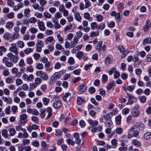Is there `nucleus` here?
<instances>
[{
  "instance_id": "obj_29",
  "label": "nucleus",
  "mask_w": 151,
  "mask_h": 151,
  "mask_svg": "<svg viewBox=\"0 0 151 151\" xmlns=\"http://www.w3.org/2000/svg\"><path fill=\"white\" fill-rule=\"evenodd\" d=\"M53 41H54L53 37L50 36L45 39V42L46 44H48L49 42H50Z\"/></svg>"
},
{
  "instance_id": "obj_43",
  "label": "nucleus",
  "mask_w": 151,
  "mask_h": 151,
  "mask_svg": "<svg viewBox=\"0 0 151 151\" xmlns=\"http://www.w3.org/2000/svg\"><path fill=\"white\" fill-rule=\"evenodd\" d=\"M98 24L95 22H93L91 24V27L92 30H94L95 28L97 29Z\"/></svg>"
},
{
  "instance_id": "obj_15",
  "label": "nucleus",
  "mask_w": 151,
  "mask_h": 151,
  "mask_svg": "<svg viewBox=\"0 0 151 151\" xmlns=\"http://www.w3.org/2000/svg\"><path fill=\"white\" fill-rule=\"evenodd\" d=\"M72 97V96L70 95V94L69 93H65L64 96L63 98V100L64 101H69Z\"/></svg>"
},
{
  "instance_id": "obj_3",
  "label": "nucleus",
  "mask_w": 151,
  "mask_h": 151,
  "mask_svg": "<svg viewBox=\"0 0 151 151\" xmlns=\"http://www.w3.org/2000/svg\"><path fill=\"white\" fill-rule=\"evenodd\" d=\"M36 75L38 76H40L41 79L45 81H47L48 78V76L47 73L40 70L37 71Z\"/></svg>"
},
{
  "instance_id": "obj_38",
  "label": "nucleus",
  "mask_w": 151,
  "mask_h": 151,
  "mask_svg": "<svg viewBox=\"0 0 151 151\" xmlns=\"http://www.w3.org/2000/svg\"><path fill=\"white\" fill-rule=\"evenodd\" d=\"M42 102L44 105L48 104L50 101V99L46 97H44L42 99Z\"/></svg>"
},
{
  "instance_id": "obj_55",
  "label": "nucleus",
  "mask_w": 151,
  "mask_h": 151,
  "mask_svg": "<svg viewBox=\"0 0 151 151\" xmlns=\"http://www.w3.org/2000/svg\"><path fill=\"white\" fill-rule=\"evenodd\" d=\"M68 63L70 65H72L75 63L74 59L72 57H70L68 59Z\"/></svg>"
},
{
  "instance_id": "obj_14",
  "label": "nucleus",
  "mask_w": 151,
  "mask_h": 151,
  "mask_svg": "<svg viewBox=\"0 0 151 151\" xmlns=\"http://www.w3.org/2000/svg\"><path fill=\"white\" fill-rule=\"evenodd\" d=\"M37 26L40 30L44 31L45 30L46 28L43 22L39 21L37 23Z\"/></svg>"
},
{
  "instance_id": "obj_33",
  "label": "nucleus",
  "mask_w": 151,
  "mask_h": 151,
  "mask_svg": "<svg viewBox=\"0 0 151 151\" xmlns=\"http://www.w3.org/2000/svg\"><path fill=\"white\" fill-rule=\"evenodd\" d=\"M17 46L18 47L23 48L24 46V42L22 41H19L17 42Z\"/></svg>"
},
{
  "instance_id": "obj_30",
  "label": "nucleus",
  "mask_w": 151,
  "mask_h": 151,
  "mask_svg": "<svg viewBox=\"0 0 151 151\" xmlns=\"http://www.w3.org/2000/svg\"><path fill=\"white\" fill-rule=\"evenodd\" d=\"M95 17L97 21L98 22L102 21L103 19V17L102 16L99 14H96L95 16Z\"/></svg>"
},
{
  "instance_id": "obj_18",
  "label": "nucleus",
  "mask_w": 151,
  "mask_h": 151,
  "mask_svg": "<svg viewBox=\"0 0 151 151\" xmlns=\"http://www.w3.org/2000/svg\"><path fill=\"white\" fill-rule=\"evenodd\" d=\"M7 104H10L12 103V99L9 97L3 96L1 98Z\"/></svg>"
},
{
  "instance_id": "obj_41",
  "label": "nucleus",
  "mask_w": 151,
  "mask_h": 151,
  "mask_svg": "<svg viewBox=\"0 0 151 151\" xmlns=\"http://www.w3.org/2000/svg\"><path fill=\"white\" fill-rule=\"evenodd\" d=\"M29 31L32 34H36L38 32V29L37 28L35 27H31L29 29Z\"/></svg>"
},
{
  "instance_id": "obj_52",
  "label": "nucleus",
  "mask_w": 151,
  "mask_h": 151,
  "mask_svg": "<svg viewBox=\"0 0 151 151\" xmlns=\"http://www.w3.org/2000/svg\"><path fill=\"white\" fill-rule=\"evenodd\" d=\"M44 46V43L41 40H38L36 43V46L42 47Z\"/></svg>"
},
{
  "instance_id": "obj_60",
  "label": "nucleus",
  "mask_w": 151,
  "mask_h": 151,
  "mask_svg": "<svg viewBox=\"0 0 151 151\" xmlns=\"http://www.w3.org/2000/svg\"><path fill=\"white\" fill-rule=\"evenodd\" d=\"M30 12V10L29 9H26L24 10V16L27 17Z\"/></svg>"
},
{
  "instance_id": "obj_11",
  "label": "nucleus",
  "mask_w": 151,
  "mask_h": 151,
  "mask_svg": "<svg viewBox=\"0 0 151 151\" xmlns=\"http://www.w3.org/2000/svg\"><path fill=\"white\" fill-rule=\"evenodd\" d=\"M32 6L35 10H37L38 11L43 12L44 10L43 6L40 7L39 4L37 3H35L33 4Z\"/></svg>"
},
{
  "instance_id": "obj_34",
  "label": "nucleus",
  "mask_w": 151,
  "mask_h": 151,
  "mask_svg": "<svg viewBox=\"0 0 151 151\" xmlns=\"http://www.w3.org/2000/svg\"><path fill=\"white\" fill-rule=\"evenodd\" d=\"M121 116L119 115L115 117V122L116 124L119 125L121 123Z\"/></svg>"
},
{
  "instance_id": "obj_61",
  "label": "nucleus",
  "mask_w": 151,
  "mask_h": 151,
  "mask_svg": "<svg viewBox=\"0 0 151 151\" xmlns=\"http://www.w3.org/2000/svg\"><path fill=\"white\" fill-rule=\"evenodd\" d=\"M44 17L46 18L50 19L52 17V15L49 12H45L43 14Z\"/></svg>"
},
{
  "instance_id": "obj_64",
  "label": "nucleus",
  "mask_w": 151,
  "mask_h": 151,
  "mask_svg": "<svg viewBox=\"0 0 151 151\" xmlns=\"http://www.w3.org/2000/svg\"><path fill=\"white\" fill-rule=\"evenodd\" d=\"M9 132L10 135L12 136L15 134L16 131L14 128H12L9 129Z\"/></svg>"
},
{
  "instance_id": "obj_54",
  "label": "nucleus",
  "mask_w": 151,
  "mask_h": 151,
  "mask_svg": "<svg viewBox=\"0 0 151 151\" xmlns=\"http://www.w3.org/2000/svg\"><path fill=\"white\" fill-rule=\"evenodd\" d=\"M26 62L28 64L31 65L33 63V60L31 57H29L27 58Z\"/></svg>"
},
{
  "instance_id": "obj_40",
  "label": "nucleus",
  "mask_w": 151,
  "mask_h": 151,
  "mask_svg": "<svg viewBox=\"0 0 151 151\" xmlns=\"http://www.w3.org/2000/svg\"><path fill=\"white\" fill-rule=\"evenodd\" d=\"M10 36L9 33L8 32H6L3 35V37L5 40H9L10 38L11 39V37H10Z\"/></svg>"
},
{
  "instance_id": "obj_47",
  "label": "nucleus",
  "mask_w": 151,
  "mask_h": 151,
  "mask_svg": "<svg viewBox=\"0 0 151 151\" xmlns=\"http://www.w3.org/2000/svg\"><path fill=\"white\" fill-rule=\"evenodd\" d=\"M105 27V24L103 23H101L99 25L98 24L97 29L102 30Z\"/></svg>"
},
{
  "instance_id": "obj_27",
  "label": "nucleus",
  "mask_w": 151,
  "mask_h": 151,
  "mask_svg": "<svg viewBox=\"0 0 151 151\" xmlns=\"http://www.w3.org/2000/svg\"><path fill=\"white\" fill-rule=\"evenodd\" d=\"M144 139L148 140L151 138V132H147L145 133L144 135Z\"/></svg>"
},
{
  "instance_id": "obj_12",
  "label": "nucleus",
  "mask_w": 151,
  "mask_h": 151,
  "mask_svg": "<svg viewBox=\"0 0 151 151\" xmlns=\"http://www.w3.org/2000/svg\"><path fill=\"white\" fill-rule=\"evenodd\" d=\"M115 85V84L114 83V81L111 82L109 83H108V85L107 86L106 88L107 89V91H108L109 93L112 92L113 90H111V89H114V87Z\"/></svg>"
},
{
  "instance_id": "obj_45",
  "label": "nucleus",
  "mask_w": 151,
  "mask_h": 151,
  "mask_svg": "<svg viewBox=\"0 0 151 151\" xmlns=\"http://www.w3.org/2000/svg\"><path fill=\"white\" fill-rule=\"evenodd\" d=\"M6 48L3 46H0V55L1 56L3 55L2 52H5L6 51Z\"/></svg>"
},
{
  "instance_id": "obj_57",
  "label": "nucleus",
  "mask_w": 151,
  "mask_h": 151,
  "mask_svg": "<svg viewBox=\"0 0 151 151\" xmlns=\"http://www.w3.org/2000/svg\"><path fill=\"white\" fill-rule=\"evenodd\" d=\"M35 16L37 18H42V14L39 12H36L34 14Z\"/></svg>"
},
{
  "instance_id": "obj_63",
  "label": "nucleus",
  "mask_w": 151,
  "mask_h": 151,
  "mask_svg": "<svg viewBox=\"0 0 151 151\" xmlns=\"http://www.w3.org/2000/svg\"><path fill=\"white\" fill-rule=\"evenodd\" d=\"M46 24L47 26L49 28H52L54 27V25L50 21H48L47 22Z\"/></svg>"
},
{
  "instance_id": "obj_48",
  "label": "nucleus",
  "mask_w": 151,
  "mask_h": 151,
  "mask_svg": "<svg viewBox=\"0 0 151 151\" xmlns=\"http://www.w3.org/2000/svg\"><path fill=\"white\" fill-rule=\"evenodd\" d=\"M19 34L17 32H14L11 37V39L13 40L17 39L19 37Z\"/></svg>"
},
{
  "instance_id": "obj_51",
  "label": "nucleus",
  "mask_w": 151,
  "mask_h": 151,
  "mask_svg": "<svg viewBox=\"0 0 151 151\" xmlns=\"http://www.w3.org/2000/svg\"><path fill=\"white\" fill-rule=\"evenodd\" d=\"M28 21L30 23L35 24L37 21V19L35 17H33L30 18Z\"/></svg>"
},
{
  "instance_id": "obj_7",
  "label": "nucleus",
  "mask_w": 151,
  "mask_h": 151,
  "mask_svg": "<svg viewBox=\"0 0 151 151\" xmlns=\"http://www.w3.org/2000/svg\"><path fill=\"white\" fill-rule=\"evenodd\" d=\"M17 49L16 44L12 43H11V46L9 47V50L11 52H13L15 55H17L19 53Z\"/></svg>"
},
{
  "instance_id": "obj_35",
  "label": "nucleus",
  "mask_w": 151,
  "mask_h": 151,
  "mask_svg": "<svg viewBox=\"0 0 151 151\" xmlns=\"http://www.w3.org/2000/svg\"><path fill=\"white\" fill-rule=\"evenodd\" d=\"M14 14L13 12H10L6 15V17L9 19H12L14 17Z\"/></svg>"
},
{
  "instance_id": "obj_21",
  "label": "nucleus",
  "mask_w": 151,
  "mask_h": 151,
  "mask_svg": "<svg viewBox=\"0 0 151 151\" xmlns=\"http://www.w3.org/2000/svg\"><path fill=\"white\" fill-rule=\"evenodd\" d=\"M112 116V114L110 113L105 115H103L102 117L106 121H109L111 120V118Z\"/></svg>"
},
{
  "instance_id": "obj_13",
  "label": "nucleus",
  "mask_w": 151,
  "mask_h": 151,
  "mask_svg": "<svg viewBox=\"0 0 151 151\" xmlns=\"http://www.w3.org/2000/svg\"><path fill=\"white\" fill-rule=\"evenodd\" d=\"M61 106V102L60 100H57L55 101L52 104L53 107L54 108L57 109H60Z\"/></svg>"
},
{
  "instance_id": "obj_42",
  "label": "nucleus",
  "mask_w": 151,
  "mask_h": 151,
  "mask_svg": "<svg viewBox=\"0 0 151 151\" xmlns=\"http://www.w3.org/2000/svg\"><path fill=\"white\" fill-rule=\"evenodd\" d=\"M5 82L8 84H11L14 82V79L10 77H7L6 79Z\"/></svg>"
},
{
  "instance_id": "obj_39",
  "label": "nucleus",
  "mask_w": 151,
  "mask_h": 151,
  "mask_svg": "<svg viewBox=\"0 0 151 151\" xmlns=\"http://www.w3.org/2000/svg\"><path fill=\"white\" fill-rule=\"evenodd\" d=\"M57 38L58 39V42L60 44H62L63 43L64 41L63 38L61 36L60 34H58L57 35Z\"/></svg>"
},
{
  "instance_id": "obj_36",
  "label": "nucleus",
  "mask_w": 151,
  "mask_h": 151,
  "mask_svg": "<svg viewBox=\"0 0 151 151\" xmlns=\"http://www.w3.org/2000/svg\"><path fill=\"white\" fill-rule=\"evenodd\" d=\"M90 36L91 37H96L99 35V31H92L90 33Z\"/></svg>"
},
{
  "instance_id": "obj_31",
  "label": "nucleus",
  "mask_w": 151,
  "mask_h": 151,
  "mask_svg": "<svg viewBox=\"0 0 151 151\" xmlns=\"http://www.w3.org/2000/svg\"><path fill=\"white\" fill-rule=\"evenodd\" d=\"M114 17L116 21L117 22H120L122 19L120 17V14L118 12L116 13V14L115 16Z\"/></svg>"
},
{
  "instance_id": "obj_8",
  "label": "nucleus",
  "mask_w": 151,
  "mask_h": 151,
  "mask_svg": "<svg viewBox=\"0 0 151 151\" xmlns=\"http://www.w3.org/2000/svg\"><path fill=\"white\" fill-rule=\"evenodd\" d=\"M134 126L139 131H143L145 128L144 124L141 122H134L133 123Z\"/></svg>"
},
{
  "instance_id": "obj_49",
  "label": "nucleus",
  "mask_w": 151,
  "mask_h": 151,
  "mask_svg": "<svg viewBox=\"0 0 151 151\" xmlns=\"http://www.w3.org/2000/svg\"><path fill=\"white\" fill-rule=\"evenodd\" d=\"M85 2V8L86 9L88 8L91 5V3L89 0H84Z\"/></svg>"
},
{
  "instance_id": "obj_62",
  "label": "nucleus",
  "mask_w": 151,
  "mask_h": 151,
  "mask_svg": "<svg viewBox=\"0 0 151 151\" xmlns=\"http://www.w3.org/2000/svg\"><path fill=\"white\" fill-rule=\"evenodd\" d=\"M55 47L56 49L61 50L64 49L62 45L60 44H57L55 45Z\"/></svg>"
},
{
  "instance_id": "obj_5",
  "label": "nucleus",
  "mask_w": 151,
  "mask_h": 151,
  "mask_svg": "<svg viewBox=\"0 0 151 151\" xmlns=\"http://www.w3.org/2000/svg\"><path fill=\"white\" fill-rule=\"evenodd\" d=\"M118 48L120 52L122 53V55H121L122 58H124L128 54L129 51L127 50H125L122 45H119Z\"/></svg>"
},
{
  "instance_id": "obj_59",
  "label": "nucleus",
  "mask_w": 151,
  "mask_h": 151,
  "mask_svg": "<svg viewBox=\"0 0 151 151\" xmlns=\"http://www.w3.org/2000/svg\"><path fill=\"white\" fill-rule=\"evenodd\" d=\"M130 111V109L128 108H125L122 111V113L124 114H126L129 113Z\"/></svg>"
},
{
  "instance_id": "obj_16",
  "label": "nucleus",
  "mask_w": 151,
  "mask_h": 151,
  "mask_svg": "<svg viewBox=\"0 0 151 151\" xmlns=\"http://www.w3.org/2000/svg\"><path fill=\"white\" fill-rule=\"evenodd\" d=\"M22 22L21 21H18L16 23V25L17 26H19L22 24H25L28 26H29V23L28 21L26 19H23L22 20Z\"/></svg>"
},
{
  "instance_id": "obj_19",
  "label": "nucleus",
  "mask_w": 151,
  "mask_h": 151,
  "mask_svg": "<svg viewBox=\"0 0 151 151\" xmlns=\"http://www.w3.org/2000/svg\"><path fill=\"white\" fill-rule=\"evenodd\" d=\"M77 104L79 105L83 104L85 102V100L80 97H78L77 99Z\"/></svg>"
},
{
  "instance_id": "obj_56",
  "label": "nucleus",
  "mask_w": 151,
  "mask_h": 151,
  "mask_svg": "<svg viewBox=\"0 0 151 151\" xmlns=\"http://www.w3.org/2000/svg\"><path fill=\"white\" fill-rule=\"evenodd\" d=\"M62 17V16L61 14L59 12H57L54 14L55 18L56 19H58L61 18Z\"/></svg>"
},
{
  "instance_id": "obj_50",
  "label": "nucleus",
  "mask_w": 151,
  "mask_h": 151,
  "mask_svg": "<svg viewBox=\"0 0 151 151\" xmlns=\"http://www.w3.org/2000/svg\"><path fill=\"white\" fill-rule=\"evenodd\" d=\"M111 62V60L110 57H107L105 58L104 62L106 65H108L110 64Z\"/></svg>"
},
{
  "instance_id": "obj_58",
  "label": "nucleus",
  "mask_w": 151,
  "mask_h": 151,
  "mask_svg": "<svg viewBox=\"0 0 151 151\" xmlns=\"http://www.w3.org/2000/svg\"><path fill=\"white\" fill-rule=\"evenodd\" d=\"M33 56L36 61L38 60L40 58V54L38 53H34L33 54Z\"/></svg>"
},
{
  "instance_id": "obj_37",
  "label": "nucleus",
  "mask_w": 151,
  "mask_h": 151,
  "mask_svg": "<svg viewBox=\"0 0 151 151\" xmlns=\"http://www.w3.org/2000/svg\"><path fill=\"white\" fill-rule=\"evenodd\" d=\"M1 134L5 138H8V135L7 134V131L6 129H4L1 131Z\"/></svg>"
},
{
  "instance_id": "obj_4",
  "label": "nucleus",
  "mask_w": 151,
  "mask_h": 151,
  "mask_svg": "<svg viewBox=\"0 0 151 151\" xmlns=\"http://www.w3.org/2000/svg\"><path fill=\"white\" fill-rule=\"evenodd\" d=\"M78 94H80L84 93L87 89V87L86 84L83 83L79 85L77 88Z\"/></svg>"
},
{
  "instance_id": "obj_24",
  "label": "nucleus",
  "mask_w": 151,
  "mask_h": 151,
  "mask_svg": "<svg viewBox=\"0 0 151 151\" xmlns=\"http://www.w3.org/2000/svg\"><path fill=\"white\" fill-rule=\"evenodd\" d=\"M151 44V38L150 37L145 38L143 41V45Z\"/></svg>"
},
{
  "instance_id": "obj_44",
  "label": "nucleus",
  "mask_w": 151,
  "mask_h": 151,
  "mask_svg": "<svg viewBox=\"0 0 151 151\" xmlns=\"http://www.w3.org/2000/svg\"><path fill=\"white\" fill-rule=\"evenodd\" d=\"M108 80L107 76L106 74H103L102 76L101 81L103 83H106Z\"/></svg>"
},
{
  "instance_id": "obj_9",
  "label": "nucleus",
  "mask_w": 151,
  "mask_h": 151,
  "mask_svg": "<svg viewBox=\"0 0 151 151\" xmlns=\"http://www.w3.org/2000/svg\"><path fill=\"white\" fill-rule=\"evenodd\" d=\"M9 59L6 57H4L2 59V62L5 64L6 66L8 67H11L12 66L13 64L12 63L9 61Z\"/></svg>"
},
{
  "instance_id": "obj_23",
  "label": "nucleus",
  "mask_w": 151,
  "mask_h": 151,
  "mask_svg": "<svg viewBox=\"0 0 151 151\" xmlns=\"http://www.w3.org/2000/svg\"><path fill=\"white\" fill-rule=\"evenodd\" d=\"M83 17L85 19L91 22L93 20L92 18L90 17L89 14L88 12H85L84 14Z\"/></svg>"
},
{
  "instance_id": "obj_22",
  "label": "nucleus",
  "mask_w": 151,
  "mask_h": 151,
  "mask_svg": "<svg viewBox=\"0 0 151 151\" xmlns=\"http://www.w3.org/2000/svg\"><path fill=\"white\" fill-rule=\"evenodd\" d=\"M88 122L91 125L93 126H97L98 123L97 121L96 120H92L89 119L87 120Z\"/></svg>"
},
{
  "instance_id": "obj_20",
  "label": "nucleus",
  "mask_w": 151,
  "mask_h": 151,
  "mask_svg": "<svg viewBox=\"0 0 151 151\" xmlns=\"http://www.w3.org/2000/svg\"><path fill=\"white\" fill-rule=\"evenodd\" d=\"M46 110L47 112L48 113L47 116L46 117L47 119H48L52 116V108L50 107H47L46 109Z\"/></svg>"
},
{
  "instance_id": "obj_2",
  "label": "nucleus",
  "mask_w": 151,
  "mask_h": 151,
  "mask_svg": "<svg viewBox=\"0 0 151 151\" xmlns=\"http://www.w3.org/2000/svg\"><path fill=\"white\" fill-rule=\"evenodd\" d=\"M102 42L101 41H99L95 47V49L98 50L100 52V53H101V52H104L105 51L106 47V46L105 45L101 46L102 45Z\"/></svg>"
},
{
  "instance_id": "obj_46",
  "label": "nucleus",
  "mask_w": 151,
  "mask_h": 151,
  "mask_svg": "<svg viewBox=\"0 0 151 151\" xmlns=\"http://www.w3.org/2000/svg\"><path fill=\"white\" fill-rule=\"evenodd\" d=\"M24 51L26 54H28L33 52V49L28 48L25 49Z\"/></svg>"
},
{
  "instance_id": "obj_1",
  "label": "nucleus",
  "mask_w": 151,
  "mask_h": 151,
  "mask_svg": "<svg viewBox=\"0 0 151 151\" xmlns=\"http://www.w3.org/2000/svg\"><path fill=\"white\" fill-rule=\"evenodd\" d=\"M139 106L138 105H137L131 109V113L133 116L136 117L139 115L140 113L139 109Z\"/></svg>"
},
{
  "instance_id": "obj_53",
  "label": "nucleus",
  "mask_w": 151,
  "mask_h": 151,
  "mask_svg": "<svg viewBox=\"0 0 151 151\" xmlns=\"http://www.w3.org/2000/svg\"><path fill=\"white\" fill-rule=\"evenodd\" d=\"M50 64L49 62H47L46 63L45 65V67L47 70H51L52 68H50Z\"/></svg>"
},
{
  "instance_id": "obj_17",
  "label": "nucleus",
  "mask_w": 151,
  "mask_h": 151,
  "mask_svg": "<svg viewBox=\"0 0 151 151\" xmlns=\"http://www.w3.org/2000/svg\"><path fill=\"white\" fill-rule=\"evenodd\" d=\"M23 6L22 3H19L17 5H14L13 7V10L15 11H18L19 9L22 8Z\"/></svg>"
},
{
  "instance_id": "obj_25",
  "label": "nucleus",
  "mask_w": 151,
  "mask_h": 151,
  "mask_svg": "<svg viewBox=\"0 0 151 151\" xmlns=\"http://www.w3.org/2000/svg\"><path fill=\"white\" fill-rule=\"evenodd\" d=\"M132 144L137 147H139L141 145L140 142L136 139H134L132 141Z\"/></svg>"
},
{
  "instance_id": "obj_32",
  "label": "nucleus",
  "mask_w": 151,
  "mask_h": 151,
  "mask_svg": "<svg viewBox=\"0 0 151 151\" xmlns=\"http://www.w3.org/2000/svg\"><path fill=\"white\" fill-rule=\"evenodd\" d=\"M14 23L12 22H8L6 24V27L9 29H10L13 27Z\"/></svg>"
},
{
  "instance_id": "obj_26",
  "label": "nucleus",
  "mask_w": 151,
  "mask_h": 151,
  "mask_svg": "<svg viewBox=\"0 0 151 151\" xmlns=\"http://www.w3.org/2000/svg\"><path fill=\"white\" fill-rule=\"evenodd\" d=\"M45 109H41L39 111L40 112V116L41 118H43L45 117Z\"/></svg>"
},
{
  "instance_id": "obj_6",
  "label": "nucleus",
  "mask_w": 151,
  "mask_h": 151,
  "mask_svg": "<svg viewBox=\"0 0 151 151\" xmlns=\"http://www.w3.org/2000/svg\"><path fill=\"white\" fill-rule=\"evenodd\" d=\"M7 56L10 59L11 61L14 63H16L19 60L18 57L14 55L12 52L8 53Z\"/></svg>"
},
{
  "instance_id": "obj_28",
  "label": "nucleus",
  "mask_w": 151,
  "mask_h": 151,
  "mask_svg": "<svg viewBox=\"0 0 151 151\" xmlns=\"http://www.w3.org/2000/svg\"><path fill=\"white\" fill-rule=\"evenodd\" d=\"M139 100L142 103H145L146 101L147 97L145 96H139Z\"/></svg>"
},
{
  "instance_id": "obj_10",
  "label": "nucleus",
  "mask_w": 151,
  "mask_h": 151,
  "mask_svg": "<svg viewBox=\"0 0 151 151\" xmlns=\"http://www.w3.org/2000/svg\"><path fill=\"white\" fill-rule=\"evenodd\" d=\"M127 95L129 97V100L127 103V104L130 105L132 104L133 103L135 102L137 99L134 96H132L131 94L127 93Z\"/></svg>"
}]
</instances>
